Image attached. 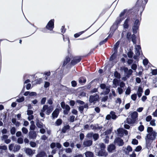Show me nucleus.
Here are the masks:
<instances>
[{
	"instance_id": "1",
	"label": "nucleus",
	"mask_w": 157,
	"mask_h": 157,
	"mask_svg": "<svg viewBox=\"0 0 157 157\" xmlns=\"http://www.w3.org/2000/svg\"><path fill=\"white\" fill-rule=\"evenodd\" d=\"M53 109V108L52 106H48V105H45L41 110L40 113V115L42 117H44L45 115L44 112H45L47 114L49 115Z\"/></svg>"
},
{
	"instance_id": "2",
	"label": "nucleus",
	"mask_w": 157,
	"mask_h": 157,
	"mask_svg": "<svg viewBox=\"0 0 157 157\" xmlns=\"http://www.w3.org/2000/svg\"><path fill=\"white\" fill-rule=\"evenodd\" d=\"M138 116V113L136 112H134L131 114V118H129L127 120V123L128 124H133L136 120Z\"/></svg>"
},
{
	"instance_id": "3",
	"label": "nucleus",
	"mask_w": 157,
	"mask_h": 157,
	"mask_svg": "<svg viewBox=\"0 0 157 157\" xmlns=\"http://www.w3.org/2000/svg\"><path fill=\"white\" fill-rule=\"evenodd\" d=\"M155 133H149L147 136L146 138V144L147 146H149L150 142V140H152L155 138Z\"/></svg>"
},
{
	"instance_id": "4",
	"label": "nucleus",
	"mask_w": 157,
	"mask_h": 157,
	"mask_svg": "<svg viewBox=\"0 0 157 157\" xmlns=\"http://www.w3.org/2000/svg\"><path fill=\"white\" fill-rule=\"evenodd\" d=\"M61 105L62 108L65 109L63 111L64 113L67 114L70 109V106L67 105H66L64 102H62L61 103Z\"/></svg>"
},
{
	"instance_id": "5",
	"label": "nucleus",
	"mask_w": 157,
	"mask_h": 157,
	"mask_svg": "<svg viewBox=\"0 0 157 157\" xmlns=\"http://www.w3.org/2000/svg\"><path fill=\"white\" fill-rule=\"evenodd\" d=\"M99 99V96L98 95H96L95 96L91 95L90 96L89 101L91 103H95L96 101H98Z\"/></svg>"
},
{
	"instance_id": "6",
	"label": "nucleus",
	"mask_w": 157,
	"mask_h": 157,
	"mask_svg": "<svg viewBox=\"0 0 157 157\" xmlns=\"http://www.w3.org/2000/svg\"><path fill=\"white\" fill-rule=\"evenodd\" d=\"M100 87L101 89L104 90L105 94H108L110 91L109 87L106 86L105 84H101Z\"/></svg>"
},
{
	"instance_id": "7",
	"label": "nucleus",
	"mask_w": 157,
	"mask_h": 157,
	"mask_svg": "<svg viewBox=\"0 0 157 157\" xmlns=\"http://www.w3.org/2000/svg\"><path fill=\"white\" fill-rule=\"evenodd\" d=\"M54 23L53 19L50 20L46 26L47 29L51 30H52L54 27Z\"/></svg>"
},
{
	"instance_id": "8",
	"label": "nucleus",
	"mask_w": 157,
	"mask_h": 157,
	"mask_svg": "<svg viewBox=\"0 0 157 157\" xmlns=\"http://www.w3.org/2000/svg\"><path fill=\"white\" fill-rule=\"evenodd\" d=\"M117 132L119 136H122L124 134L125 135H127L128 133L127 131L123 128H120L118 129Z\"/></svg>"
},
{
	"instance_id": "9",
	"label": "nucleus",
	"mask_w": 157,
	"mask_h": 157,
	"mask_svg": "<svg viewBox=\"0 0 157 157\" xmlns=\"http://www.w3.org/2000/svg\"><path fill=\"white\" fill-rule=\"evenodd\" d=\"M25 151L28 155L31 156L34 154L35 150H33L30 148H25Z\"/></svg>"
},
{
	"instance_id": "10",
	"label": "nucleus",
	"mask_w": 157,
	"mask_h": 157,
	"mask_svg": "<svg viewBox=\"0 0 157 157\" xmlns=\"http://www.w3.org/2000/svg\"><path fill=\"white\" fill-rule=\"evenodd\" d=\"M98 155L100 156H104L106 157L108 155V153L105 150L101 149L99 151Z\"/></svg>"
},
{
	"instance_id": "11",
	"label": "nucleus",
	"mask_w": 157,
	"mask_h": 157,
	"mask_svg": "<svg viewBox=\"0 0 157 157\" xmlns=\"http://www.w3.org/2000/svg\"><path fill=\"white\" fill-rule=\"evenodd\" d=\"M115 143L119 146H122L124 144L123 140L120 138H116L115 140Z\"/></svg>"
},
{
	"instance_id": "12",
	"label": "nucleus",
	"mask_w": 157,
	"mask_h": 157,
	"mask_svg": "<svg viewBox=\"0 0 157 157\" xmlns=\"http://www.w3.org/2000/svg\"><path fill=\"white\" fill-rule=\"evenodd\" d=\"M92 144V141L91 140H86L83 142V145L84 147H89L91 146Z\"/></svg>"
},
{
	"instance_id": "13",
	"label": "nucleus",
	"mask_w": 157,
	"mask_h": 157,
	"mask_svg": "<svg viewBox=\"0 0 157 157\" xmlns=\"http://www.w3.org/2000/svg\"><path fill=\"white\" fill-rule=\"evenodd\" d=\"M139 25V22L138 20H136L135 21L134 26L133 27V30L134 33L135 32V31L138 29V26Z\"/></svg>"
},
{
	"instance_id": "14",
	"label": "nucleus",
	"mask_w": 157,
	"mask_h": 157,
	"mask_svg": "<svg viewBox=\"0 0 157 157\" xmlns=\"http://www.w3.org/2000/svg\"><path fill=\"white\" fill-rule=\"evenodd\" d=\"M59 109H56L52 113V115L53 118H56L59 114Z\"/></svg>"
},
{
	"instance_id": "15",
	"label": "nucleus",
	"mask_w": 157,
	"mask_h": 157,
	"mask_svg": "<svg viewBox=\"0 0 157 157\" xmlns=\"http://www.w3.org/2000/svg\"><path fill=\"white\" fill-rule=\"evenodd\" d=\"M140 47L139 45L135 47V54L137 56H139L140 54Z\"/></svg>"
},
{
	"instance_id": "16",
	"label": "nucleus",
	"mask_w": 157,
	"mask_h": 157,
	"mask_svg": "<svg viewBox=\"0 0 157 157\" xmlns=\"http://www.w3.org/2000/svg\"><path fill=\"white\" fill-rule=\"evenodd\" d=\"M29 136L30 138L34 139L36 137V134L35 132L32 131L29 132Z\"/></svg>"
},
{
	"instance_id": "17",
	"label": "nucleus",
	"mask_w": 157,
	"mask_h": 157,
	"mask_svg": "<svg viewBox=\"0 0 157 157\" xmlns=\"http://www.w3.org/2000/svg\"><path fill=\"white\" fill-rule=\"evenodd\" d=\"M115 149V146L113 144L109 145L107 147V150L109 152H112Z\"/></svg>"
},
{
	"instance_id": "18",
	"label": "nucleus",
	"mask_w": 157,
	"mask_h": 157,
	"mask_svg": "<svg viewBox=\"0 0 157 157\" xmlns=\"http://www.w3.org/2000/svg\"><path fill=\"white\" fill-rule=\"evenodd\" d=\"M81 59L78 57H75L71 61L72 63L75 64L79 62L81 60Z\"/></svg>"
},
{
	"instance_id": "19",
	"label": "nucleus",
	"mask_w": 157,
	"mask_h": 157,
	"mask_svg": "<svg viewBox=\"0 0 157 157\" xmlns=\"http://www.w3.org/2000/svg\"><path fill=\"white\" fill-rule=\"evenodd\" d=\"M143 92V89L141 87H139L137 92V94L139 98L142 95V94Z\"/></svg>"
},
{
	"instance_id": "20",
	"label": "nucleus",
	"mask_w": 157,
	"mask_h": 157,
	"mask_svg": "<svg viewBox=\"0 0 157 157\" xmlns=\"http://www.w3.org/2000/svg\"><path fill=\"white\" fill-rule=\"evenodd\" d=\"M124 150L125 153L127 154H128L130 152H131L132 151V149L130 146H128L127 147V148L125 149Z\"/></svg>"
},
{
	"instance_id": "21",
	"label": "nucleus",
	"mask_w": 157,
	"mask_h": 157,
	"mask_svg": "<svg viewBox=\"0 0 157 157\" xmlns=\"http://www.w3.org/2000/svg\"><path fill=\"white\" fill-rule=\"evenodd\" d=\"M86 157H93V154L90 151H87L85 153Z\"/></svg>"
},
{
	"instance_id": "22",
	"label": "nucleus",
	"mask_w": 157,
	"mask_h": 157,
	"mask_svg": "<svg viewBox=\"0 0 157 157\" xmlns=\"http://www.w3.org/2000/svg\"><path fill=\"white\" fill-rule=\"evenodd\" d=\"M88 108V105H84V106H81L79 107V110L81 112V113H82L83 111V109L84 108L87 109Z\"/></svg>"
},
{
	"instance_id": "23",
	"label": "nucleus",
	"mask_w": 157,
	"mask_h": 157,
	"mask_svg": "<svg viewBox=\"0 0 157 157\" xmlns=\"http://www.w3.org/2000/svg\"><path fill=\"white\" fill-rule=\"evenodd\" d=\"M36 125L40 128H43L44 127V126L41 122H37L36 124Z\"/></svg>"
},
{
	"instance_id": "24",
	"label": "nucleus",
	"mask_w": 157,
	"mask_h": 157,
	"mask_svg": "<svg viewBox=\"0 0 157 157\" xmlns=\"http://www.w3.org/2000/svg\"><path fill=\"white\" fill-rule=\"evenodd\" d=\"M110 114L111 115V117L113 119H115L117 118V116L115 114V113L113 112H111L110 113Z\"/></svg>"
},
{
	"instance_id": "25",
	"label": "nucleus",
	"mask_w": 157,
	"mask_h": 157,
	"mask_svg": "<svg viewBox=\"0 0 157 157\" xmlns=\"http://www.w3.org/2000/svg\"><path fill=\"white\" fill-rule=\"evenodd\" d=\"M12 122L14 124L17 126H18L20 125V123L19 122L17 121L16 119L15 118H13L12 119Z\"/></svg>"
},
{
	"instance_id": "26",
	"label": "nucleus",
	"mask_w": 157,
	"mask_h": 157,
	"mask_svg": "<svg viewBox=\"0 0 157 157\" xmlns=\"http://www.w3.org/2000/svg\"><path fill=\"white\" fill-rule=\"evenodd\" d=\"M86 82V79L83 77L80 78L79 80V82L80 83H85Z\"/></svg>"
},
{
	"instance_id": "27",
	"label": "nucleus",
	"mask_w": 157,
	"mask_h": 157,
	"mask_svg": "<svg viewBox=\"0 0 157 157\" xmlns=\"http://www.w3.org/2000/svg\"><path fill=\"white\" fill-rule=\"evenodd\" d=\"M70 58L67 57L64 61V62L63 63V64L64 65H65V64H66L67 63L70 61Z\"/></svg>"
},
{
	"instance_id": "28",
	"label": "nucleus",
	"mask_w": 157,
	"mask_h": 157,
	"mask_svg": "<svg viewBox=\"0 0 157 157\" xmlns=\"http://www.w3.org/2000/svg\"><path fill=\"white\" fill-rule=\"evenodd\" d=\"M118 80L116 79L115 78L113 79V83L114 85H115V86H114V87H116L117 86V85L118 84Z\"/></svg>"
},
{
	"instance_id": "29",
	"label": "nucleus",
	"mask_w": 157,
	"mask_h": 157,
	"mask_svg": "<svg viewBox=\"0 0 157 157\" xmlns=\"http://www.w3.org/2000/svg\"><path fill=\"white\" fill-rule=\"evenodd\" d=\"M131 98L133 101H135L137 98L136 94H133L131 95Z\"/></svg>"
},
{
	"instance_id": "30",
	"label": "nucleus",
	"mask_w": 157,
	"mask_h": 157,
	"mask_svg": "<svg viewBox=\"0 0 157 157\" xmlns=\"http://www.w3.org/2000/svg\"><path fill=\"white\" fill-rule=\"evenodd\" d=\"M114 76L115 77L118 78H120V75L117 71H115L114 72Z\"/></svg>"
},
{
	"instance_id": "31",
	"label": "nucleus",
	"mask_w": 157,
	"mask_h": 157,
	"mask_svg": "<svg viewBox=\"0 0 157 157\" xmlns=\"http://www.w3.org/2000/svg\"><path fill=\"white\" fill-rule=\"evenodd\" d=\"M21 130L22 132L25 134H27L28 132V129L25 128L23 127Z\"/></svg>"
},
{
	"instance_id": "32",
	"label": "nucleus",
	"mask_w": 157,
	"mask_h": 157,
	"mask_svg": "<svg viewBox=\"0 0 157 157\" xmlns=\"http://www.w3.org/2000/svg\"><path fill=\"white\" fill-rule=\"evenodd\" d=\"M128 20L127 19L125 20L124 23V28H127L128 26Z\"/></svg>"
},
{
	"instance_id": "33",
	"label": "nucleus",
	"mask_w": 157,
	"mask_h": 157,
	"mask_svg": "<svg viewBox=\"0 0 157 157\" xmlns=\"http://www.w3.org/2000/svg\"><path fill=\"white\" fill-rule=\"evenodd\" d=\"M147 131L148 133L155 132H154L153 131L152 128L150 127L147 128Z\"/></svg>"
},
{
	"instance_id": "34",
	"label": "nucleus",
	"mask_w": 157,
	"mask_h": 157,
	"mask_svg": "<svg viewBox=\"0 0 157 157\" xmlns=\"http://www.w3.org/2000/svg\"><path fill=\"white\" fill-rule=\"evenodd\" d=\"M62 120L60 119H58L56 122V124L57 125H59L62 123Z\"/></svg>"
},
{
	"instance_id": "35",
	"label": "nucleus",
	"mask_w": 157,
	"mask_h": 157,
	"mask_svg": "<svg viewBox=\"0 0 157 157\" xmlns=\"http://www.w3.org/2000/svg\"><path fill=\"white\" fill-rule=\"evenodd\" d=\"M117 90L119 94H121L123 92V89L120 87H118L117 89Z\"/></svg>"
},
{
	"instance_id": "36",
	"label": "nucleus",
	"mask_w": 157,
	"mask_h": 157,
	"mask_svg": "<svg viewBox=\"0 0 157 157\" xmlns=\"http://www.w3.org/2000/svg\"><path fill=\"white\" fill-rule=\"evenodd\" d=\"M119 44V43L118 42H117L114 45V50L115 52L116 51L117 48Z\"/></svg>"
},
{
	"instance_id": "37",
	"label": "nucleus",
	"mask_w": 157,
	"mask_h": 157,
	"mask_svg": "<svg viewBox=\"0 0 157 157\" xmlns=\"http://www.w3.org/2000/svg\"><path fill=\"white\" fill-rule=\"evenodd\" d=\"M121 101L120 98H117L116 101V102L118 105H119L121 103Z\"/></svg>"
},
{
	"instance_id": "38",
	"label": "nucleus",
	"mask_w": 157,
	"mask_h": 157,
	"mask_svg": "<svg viewBox=\"0 0 157 157\" xmlns=\"http://www.w3.org/2000/svg\"><path fill=\"white\" fill-rule=\"evenodd\" d=\"M11 133L12 134H14L16 132V129L15 128L13 127L10 130Z\"/></svg>"
},
{
	"instance_id": "39",
	"label": "nucleus",
	"mask_w": 157,
	"mask_h": 157,
	"mask_svg": "<svg viewBox=\"0 0 157 157\" xmlns=\"http://www.w3.org/2000/svg\"><path fill=\"white\" fill-rule=\"evenodd\" d=\"M93 137L95 140H96L98 137V135L97 134H94Z\"/></svg>"
},
{
	"instance_id": "40",
	"label": "nucleus",
	"mask_w": 157,
	"mask_h": 157,
	"mask_svg": "<svg viewBox=\"0 0 157 157\" xmlns=\"http://www.w3.org/2000/svg\"><path fill=\"white\" fill-rule=\"evenodd\" d=\"M20 148V146L19 145H17L15 146L14 147V149H13V150L14 151H17Z\"/></svg>"
},
{
	"instance_id": "41",
	"label": "nucleus",
	"mask_w": 157,
	"mask_h": 157,
	"mask_svg": "<svg viewBox=\"0 0 157 157\" xmlns=\"http://www.w3.org/2000/svg\"><path fill=\"white\" fill-rule=\"evenodd\" d=\"M132 143L133 144H137L138 143V141L136 139H133L132 141Z\"/></svg>"
},
{
	"instance_id": "42",
	"label": "nucleus",
	"mask_w": 157,
	"mask_h": 157,
	"mask_svg": "<svg viewBox=\"0 0 157 157\" xmlns=\"http://www.w3.org/2000/svg\"><path fill=\"white\" fill-rule=\"evenodd\" d=\"M132 40L134 44L136 43V40H135V36L134 35H133L132 37Z\"/></svg>"
},
{
	"instance_id": "43",
	"label": "nucleus",
	"mask_w": 157,
	"mask_h": 157,
	"mask_svg": "<svg viewBox=\"0 0 157 157\" xmlns=\"http://www.w3.org/2000/svg\"><path fill=\"white\" fill-rule=\"evenodd\" d=\"M125 86V84L123 82H121L120 83L119 86L120 88H124Z\"/></svg>"
},
{
	"instance_id": "44",
	"label": "nucleus",
	"mask_w": 157,
	"mask_h": 157,
	"mask_svg": "<svg viewBox=\"0 0 157 157\" xmlns=\"http://www.w3.org/2000/svg\"><path fill=\"white\" fill-rule=\"evenodd\" d=\"M108 98V96H105L102 98V101H105Z\"/></svg>"
},
{
	"instance_id": "45",
	"label": "nucleus",
	"mask_w": 157,
	"mask_h": 157,
	"mask_svg": "<svg viewBox=\"0 0 157 157\" xmlns=\"http://www.w3.org/2000/svg\"><path fill=\"white\" fill-rule=\"evenodd\" d=\"M30 144L32 147H34L36 146V144L35 142H31L30 143Z\"/></svg>"
},
{
	"instance_id": "46",
	"label": "nucleus",
	"mask_w": 157,
	"mask_h": 157,
	"mask_svg": "<svg viewBox=\"0 0 157 157\" xmlns=\"http://www.w3.org/2000/svg\"><path fill=\"white\" fill-rule=\"evenodd\" d=\"M17 142L19 144H22L23 142V139L21 138H19L18 139Z\"/></svg>"
},
{
	"instance_id": "47",
	"label": "nucleus",
	"mask_w": 157,
	"mask_h": 157,
	"mask_svg": "<svg viewBox=\"0 0 157 157\" xmlns=\"http://www.w3.org/2000/svg\"><path fill=\"white\" fill-rule=\"evenodd\" d=\"M24 100V97H22L19 99H17V101L18 102H21Z\"/></svg>"
},
{
	"instance_id": "48",
	"label": "nucleus",
	"mask_w": 157,
	"mask_h": 157,
	"mask_svg": "<svg viewBox=\"0 0 157 157\" xmlns=\"http://www.w3.org/2000/svg\"><path fill=\"white\" fill-rule=\"evenodd\" d=\"M46 98H43L41 101V104H44L46 101Z\"/></svg>"
},
{
	"instance_id": "49",
	"label": "nucleus",
	"mask_w": 157,
	"mask_h": 157,
	"mask_svg": "<svg viewBox=\"0 0 157 157\" xmlns=\"http://www.w3.org/2000/svg\"><path fill=\"white\" fill-rule=\"evenodd\" d=\"M139 130L141 131H143L144 129V126L142 125H140L138 128Z\"/></svg>"
},
{
	"instance_id": "50",
	"label": "nucleus",
	"mask_w": 157,
	"mask_h": 157,
	"mask_svg": "<svg viewBox=\"0 0 157 157\" xmlns=\"http://www.w3.org/2000/svg\"><path fill=\"white\" fill-rule=\"evenodd\" d=\"M131 92L130 89L128 88L127 89L125 92V93L127 94H130Z\"/></svg>"
},
{
	"instance_id": "51",
	"label": "nucleus",
	"mask_w": 157,
	"mask_h": 157,
	"mask_svg": "<svg viewBox=\"0 0 157 157\" xmlns=\"http://www.w3.org/2000/svg\"><path fill=\"white\" fill-rule=\"evenodd\" d=\"M33 113V111L30 110H28L27 111V114L28 115H32V114Z\"/></svg>"
},
{
	"instance_id": "52",
	"label": "nucleus",
	"mask_w": 157,
	"mask_h": 157,
	"mask_svg": "<svg viewBox=\"0 0 157 157\" xmlns=\"http://www.w3.org/2000/svg\"><path fill=\"white\" fill-rule=\"evenodd\" d=\"M83 33V32H81L78 33H76L74 35V36L75 37H77L79 36Z\"/></svg>"
},
{
	"instance_id": "53",
	"label": "nucleus",
	"mask_w": 157,
	"mask_h": 157,
	"mask_svg": "<svg viewBox=\"0 0 157 157\" xmlns=\"http://www.w3.org/2000/svg\"><path fill=\"white\" fill-rule=\"evenodd\" d=\"M137 68V65L136 64H133L132 66V68L133 70H135Z\"/></svg>"
},
{
	"instance_id": "54",
	"label": "nucleus",
	"mask_w": 157,
	"mask_h": 157,
	"mask_svg": "<svg viewBox=\"0 0 157 157\" xmlns=\"http://www.w3.org/2000/svg\"><path fill=\"white\" fill-rule=\"evenodd\" d=\"M141 149V147L140 146H137L135 149V151H139Z\"/></svg>"
},
{
	"instance_id": "55",
	"label": "nucleus",
	"mask_w": 157,
	"mask_h": 157,
	"mask_svg": "<svg viewBox=\"0 0 157 157\" xmlns=\"http://www.w3.org/2000/svg\"><path fill=\"white\" fill-rule=\"evenodd\" d=\"M143 63L144 65H146L148 63V61L147 59H144L143 60Z\"/></svg>"
},
{
	"instance_id": "56",
	"label": "nucleus",
	"mask_w": 157,
	"mask_h": 157,
	"mask_svg": "<svg viewBox=\"0 0 157 157\" xmlns=\"http://www.w3.org/2000/svg\"><path fill=\"white\" fill-rule=\"evenodd\" d=\"M151 119V116H147L146 118V120L147 121H150Z\"/></svg>"
},
{
	"instance_id": "57",
	"label": "nucleus",
	"mask_w": 157,
	"mask_h": 157,
	"mask_svg": "<svg viewBox=\"0 0 157 157\" xmlns=\"http://www.w3.org/2000/svg\"><path fill=\"white\" fill-rule=\"evenodd\" d=\"M49 85H50L49 82H45V83L44 87L45 88H47V87H48L49 86Z\"/></svg>"
},
{
	"instance_id": "58",
	"label": "nucleus",
	"mask_w": 157,
	"mask_h": 157,
	"mask_svg": "<svg viewBox=\"0 0 157 157\" xmlns=\"http://www.w3.org/2000/svg\"><path fill=\"white\" fill-rule=\"evenodd\" d=\"M71 84L73 86L75 87L77 85V83L76 81H73L71 82Z\"/></svg>"
},
{
	"instance_id": "59",
	"label": "nucleus",
	"mask_w": 157,
	"mask_h": 157,
	"mask_svg": "<svg viewBox=\"0 0 157 157\" xmlns=\"http://www.w3.org/2000/svg\"><path fill=\"white\" fill-rule=\"evenodd\" d=\"M133 53L132 52H128V55L129 57H132L133 56Z\"/></svg>"
},
{
	"instance_id": "60",
	"label": "nucleus",
	"mask_w": 157,
	"mask_h": 157,
	"mask_svg": "<svg viewBox=\"0 0 157 157\" xmlns=\"http://www.w3.org/2000/svg\"><path fill=\"white\" fill-rule=\"evenodd\" d=\"M41 155H43V157H46L45 153L44 152H42L40 154L37 156V157H40L41 156Z\"/></svg>"
},
{
	"instance_id": "61",
	"label": "nucleus",
	"mask_w": 157,
	"mask_h": 157,
	"mask_svg": "<svg viewBox=\"0 0 157 157\" xmlns=\"http://www.w3.org/2000/svg\"><path fill=\"white\" fill-rule=\"evenodd\" d=\"M150 93V90L148 89H147L145 91V94L146 95H148Z\"/></svg>"
},
{
	"instance_id": "62",
	"label": "nucleus",
	"mask_w": 157,
	"mask_h": 157,
	"mask_svg": "<svg viewBox=\"0 0 157 157\" xmlns=\"http://www.w3.org/2000/svg\"><path fill=\"white\" fill-rule=\"evenodd\" d=\"M35 125L34 124H31L30 126V129L32 130H33L35 128Z\"/></svg>"
},
{
	"instance_id": "63",
	"label": "nucleus",
	"mask_w": 157,
	"mask_h": 157,
	"mask_svg": "<svg viewBox=\"0 0 157 157\" xmlns=\"http://www.w3.org/2000/svg\"><path fill=\"white\" fill-rule=\"evenodd\" d=\"M66 152L67 153H71L72 152L71 149L70 148L66 149Z\"/></svg>"
},
{
	"instance_id": "64",
	"label": "nucleus",
	"mask_w": 157,
	"mask_h": 157,
	"mask_svg": "<svg viewBox=\"0 0 157 157\" xmlns=\"http://www.w3.org/2000/svg\"><path fill=\"white\" fill-rule=\"evenodd\" d=\"M152 73L153 75H156L157 74V70H152Z\"/></svg>"
}]
</instances>
